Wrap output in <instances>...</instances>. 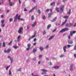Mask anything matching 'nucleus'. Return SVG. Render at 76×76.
Segmentation results:
<instances>
[{"instance_id": "nucleus-50", "label": "nucleus", "mask_w": 76, "mask_h": 76, "mask_svg": "<svg viewBox=\"0 0 76 76\" xmlns=\"http://www.w3.org/2000/svg\"><path fill=\"white\" fill-rule=\"evenodd\" d=\"M11 71L10 70L9 71V75H11Z\"/></svg>"}, {"instance_id": "nucleus-60", "label": "nucleus", "mask_w": 76, "mask_h": 76, "mask_svg": "<svg viewBox=\"0 0 76 76\" xmlns=\"http://www.w3.org/2000/svg\"><path fill=\"white\" fill-rule=\"evenodd\" d=\"M1 1L2 3H3V0H1Z\"/></svg>"}, {"instance_id": "nucleus-48", "label": "nucleus", "mask_w": 76, "mask_h": 76, "mask_svg": "<svg viewBox=\"0 0 76 76\" xmlns=\"http://www.w3.org/2000/svg\"><path fill=\"white\" fill-rule=\"evenodd\" d=\"M39 58H41V57H42V55H40L39 56Z\"/></svg>"}, {"instance_id": "nucleus-9", "label": "nucleus", "mask_w": 76, "mask_h": 76, "mask_svg": "<svg viewBox=\"0 0 76 76\" xmlns=\"http://www.w3.org/2000/svg\"><path fill=\"white\" fill-rule=\"evenodd\" d=\"M18 16V14H17L15 15V17H14V22H16V20H17V17Z\"/></svg>"}, {"instance_id": "nucleus-4", "label": "nucleus", "mask_w": 76, "mask_h": 76, "mask_svg": "<svg viewBox=\"0 0 76 76\" xmlns=\"http://www.w3.org/2000/svg\"><path fill=\"white\" fill-rule=\"evenodd\" d=\"M23 27H20L19 29V30L18 31V32L19 34H21L22 31H23Z\"/></svg>"}, {"instance_id": "nucleus-33", "label": "nucleus", "mask_w": 76, "mask_h": 76, "mask_svg": "<svg viewBox=\"0 0 76 76\" xmlns=\"http://www.w3.org/2000/svg\"><path fill=\"white\" fill-rule=\"evenodd\" d=\"M12 40H11L8 44V45H10L11 44H12Z\"/></svg>"}, {"instance_id": "nucleus-1", "label": "nucleus", "mask_w": 76, "mask_h": 76, "mask_svg": "<svg viewBox=\"0 0 76 76\" xmlns=\"http://www.w3.org/2000/svg\"><path fill=\"white\" fill-rule=\"evenodd\" d=\"M66 27H70L73 26V23H69L68 24L66 23Z\"/></svg>"}, {"instance_id": "nucleus-11", "label": "nucleus", "mask_w": 76, "mask_h": 76, "mask_svg": "<svg viewBox=\"0 0 76 76\" xmlns=\"http://www.w3.org/2000/svg\"><path fill=\"white\" fill-rule=\"evenodd\" d=\"M73 64H71L70 65V70L71 71H73Z\"/></svg>"}, {"instance_id": "nucleus-29", "label": "nucleus", "mask_w": 76, "mask_h": 76, "mask_svg": "<svg viewBox=\"0 0 76 76\" xmlns=\"http://www.w3.org/2000/svg\"><path fill=\"white\" fill-rule=\"evenodd\" d=\"M39 49L40 51H43V50H44L43 48H42V47H39Z\"/></svg>"}, {"instance_id": "nucleus-21", "label": "nucleus", "mask_w": 76, "mask_h": 76, "mask_svg": "<svg viewBox=\"0 0 76 76\" xmlns=\"http://www.w3.org/2000/svg\"><path fill=\"white\" fill-rule=\"evenodd\" d=\"M3 47H6V44L4 42L3 43Z\"/></svg>"}, {"instance_id": "nucleus-16", "label": "nucleus", "mask_w": 76, "mask_h": 76, "mask_svg": "<svg viewBox=\"0 0 76 76\" xmlns=\"http://www.w3.org/2000/svg\"><path fill=\"white\" fill-rule=\"evenodd\" d=\"M59 68H60V67L58 66H54V67H53V68H54L55 69H59Z\"/></svg>"}, {"instance_id": "nucleus-62", "label": "nucleus", "mask_w": 76, "mask_h": 76, "mask_svg": "<svg viewBox=\"0 0 76 76\" xmlns=\"http://www.w3.org/2000/svg\"><path fill=\"white\" fill-rule=\"evenodd\" d=\"M32 1L34 3H35L36 1L35 0H32Z\"/></svg>"}, {"instance_id": "nucleus-59", "label": "nucleus", "mask_w": 76, "mask_h": 76, "mask_svg": "<svg viewBox=\"0 0 76 76\" xmlns=\"http://www.w3.org/2000/svg\"><path fill=\"white\" fill-rule=\"evenodd\" d=\"M74 57L75 58H76V54H75L74 55Z\"/></svg>"}, {"instance_id": "nucleus-44", "label": "nucleus", "mask_w": 76, "mask_h": 76, "mask_svg": "<svg viewBox=\"0 0 76 76\" xmlns=\"http://www.w3.org/2000/svg\"><path fill=\"white\" fill-rule=\"evenodd\" d=\"M74 49L75 50H76V45H75Z\"/></svg>"}, {"instance_id": "nucleus-46", "label": "nucleus", "mask_w": 76, "mask_h": 76, "mask_svg": "<svg viewBox=\"0 0 76 76\" xmlns=\"http://www.w3.org/2000/svg\"><path fill=\"white\" fill-rule=\"evenodd\" d=\"M20 15H19L18 17V20H20Z\"/></svg>"}, {"instance_id": "nucleus-53", "label": "nucleus", "mask_w": 76, "mask_h": 76, "mask_svg": "<svg viewBox=\"0 0 76 76\" xmlns=\"http://www.w3.org/2000/svg\"><path fill=\"white\" fill-rule=\"evenodd\" d=\"M29 49H30V48H28L26 49V50L27 51H28L29 50Z\"/></svg>"}, {"instance_id": "nucleus-7", "label": "nucleus", "mask_w": 76, "mask_h": 76, "mask_svg": "<svg viewBox=\"0 0 76 76\" xmlns=\"http://www.w3.org/2000/svg\"><path fill=\"white\" fill-rule=\"evenodd\" d=\"M11 51V49L10 48L8 49L7 50H4V53H9Z\"/></svg>"}, {"instance_id": "nucleus-10", "label": "nucleus", "mask_w": 76, "mask_h": 76, "mask_svg": "<svg viewBox=\"0 0 76 76\" xmlns=\"http://www.w3.org/2000/svg\"><path fill=\"white\" fill-rule=\"evenodd\" d=\"M9 3L10 4L9 6H13V5L14 4V3L12 2H11L10 1H9Z\"/></svg>"}, {"instance_id": "nucleus-26", "label": "nucleus", "mask_w": 76, "mask_h": 76, "mask_svg": "<svg viewBox=\"0 0 76 76\" xmlns=\"http://www.w3.org/2000/svg\"><path fill=\"white\" fill-rule=\"evenodd\" d=\"M31 19L32 20H34V19H35V18H34V15H32L31 17Z\"/></svg>"}, {"instance_id": "nucleus-25", "label": "nucleus", "mask_w": 76, "mask_h": 76, "mask_svg": "<svg viewBox=\"0 0 76 76\" xmlns=\"http://www.w3.org/2000/svg\"><path fill=\"white\" fill-rule=\"evenodd\" d=\"M42 71V72H48V71L47 70H45L44 69H42L41 70Z\"/></svg>"}, {"instance_id": "nucleus-12", "label": "nucleus", "mask_w": 76, "mask_h": 76, "mask_svg": "<svg viewBox=\"0 0 76 76\" xmlns=\"http://www.w3.org/2000/svg\"><path fill=\"white\" fill-rule=\"evenodd\" d=\"M68 43L69 44H73V41H72V40H69L68 41Z\"/></svg>"}, {"instance_id": "nucleus-61", "label": "nucleus", "mask_w": 76, "mask_h": 76, "mask_svg": "<svg viewBox=\"0 0 76 76\" xmlns=\"http://www.w3.org/2000/svg\"><path fill=\"white\" fill-rule=\"evenodd\" d=\"M48 47H49L48 45H46V48H48Z\"/></svg>"}, {"instance_id": "nucleus-32", "label": "nucleus", "mask_w": 76, "mask_h": 76, "mask_svg": "<svg viewBox=\"0 0 76 76\" xmlns=\"http://www.w3.org/2000/svg\"><path fill=\"white\" fill-rule=\"evenodd\" d=\"M1 23H2V24H3L4 23V20H2L1 21Z\"/></svg>"}, {"instance_id": "nucleus-39", "label": "nucleus", "mask_w": 76, "mask_h": 76, "mask_svg": "<svg viewBox=\"0 0 76 76\" xmlns=\"http://www.w3.org/2000/svg\"><path fill=\"white\" fill-rule=\"evenodd\" d=\"M20 38V36H19L17 38V39H18V41H19V39Z\"/></svg>"}, {"instance_id": "nucleus-5", "label": "nucleus", "mask_w": 76, "mask_h": 76, "mask_svg": "<svg viewBox=\"0 0 76 76\" xmlns=\"http://www.w3.org/2000/svg\"><path fill=\"white\" fill-rule=\"evenodd\" d=\"M37 9V7L36 6L33 8H32V9H31V10H30L29 12H28V13H31V12H33V11H34V9Z\"/></svg>"}, {"instance_id": "nucleus-37", "label": "nucleus", "mask_w": 76, "mask_h": 76, "mask_svg": "<svg viewBox=\"0 0 76 76\" xmlns=\"http://www.w3.org/2000/svg\"><path fill=\"white\" fill-rule=\"evenodd\" d=\"M10 22H11L12 21H13V19L12 18H10L9 20Z\"/></svg>"}, {"instance_id": "nucleus-51", "label": "nucleus", "mask_w": 76, "mask_h": 76, "mask_svg": "<svg viewBox=\"0 0 76 76\" xmlns=\"http://www.w3.org/2000/svg\"><path fill=\"white\" fill-rule=\"evenodd\" d=\"M37 41V39H36V38H35L34 39V42H35V41Z\"/></svg>"}, {"instance_id": "nucleus-14", "label": "nucleus", "mask_w": 76, "mask_h": 76, "mask_svg": "<svg viewBox=\"0 0 76 76\" xmlns=\"http://www.w3.org/2000/svg\"><path fill=\"white\" fill-rule=\"evenodd\" d=\"M37 22H34L33 24L32 25V27H34L36 25L37 23Z\"/></svg>"}, {"instance_id": "nucleus-47", "label": "nucleus", "mask_w": 76, "mask_h": 76, "mask_svg": "<svg viewBox=\"0 0 76 76\" xmlns=\"http://www.w3.org/2000/svg\"><path fill=\"white\" fill-rule=\"evenodd\" d=\"M67 47L68 48H70L71 47V46L70 45H67Z\"/></svg>"}, {"instance_id": "nucleus-19", "label": "nucleus", "mask_w": 76, "mask_h": 76, "mask_svg": "<svg viewBox=\"0 0 76 76\" xmlns=\"http://www.w3.org/2000/svg\"><path fill=\"white\" fill-rule=\"evenodd\" d=\"M70 12H71V9H70L69 10V11L67 12V14H68V15H70V14H71Z\"/></svg>"}, {"instance_id": "nucleus-38", "label": "nucleus", "mask_w": 76, "mask_h": 76, "mask_svg": "<svg viewBox=\"0 0 76 76\" xmlns=\"http://www.w3.org/2000/svg\"><path fill=\"white\" fill-rule=\"evenodd\" d=\"M38 13L39 14H40V13H41V11H40V10H38Z\"/></svg>"}, {"instance_id": "nucleus-20", "label": "nucleus", "mask_w": 76, "mask_h": 76, "mask_svg": "<svg viewBox=\"0 0 76 76\" xmlns=\"http://www.w3.org/2000/svg\"><path fill=\"white\" fill-rule=\"evenodd\" d=\"M67 20H65L64 21V22L62 24V25H64V24H66V23L67 22Z\"/></svg>"}, {"instance_id": "nucleus-2", "label": "nucleus", "mask_w": 76, "mask_h": 76, "mask_svg": "<svg viewBox=\"0 0 76 76\" xmlns=\"http://www.w3.org/2000/svg\"><path fill=\"white\" fill-rule=\"evenodd\" d=\"M69 29V28H64L62 30H61L59 32H65V31H68Z\"/></svg>"}, {"instance_id": "nucleus-63", "label": "nucleus", "mask_w": 76, "mask_h": 76, "mask_svg": "<svg viewBox=\"0 0 76 76\" xmlns=\"http://www.w3.org/2000/svg\"><path fill=\"white\" fill-rule=\"evenodd\" d=\"M74 27H76V23H75V24H74Z\"/></svg>"}, {"instance_id": "nucleus-27", "label": "nucleus", "mask_w": 76, "mask_h": 76, "mask_svg": "<svg viewBox=\"0 0 76 76\" xmlns=\"http://www.w3.org/2000/svg\"><path fill=\"white\" fill-rule=\"evenodd\" d=\"M54 37V36H51V37H50V38L48 39L49 40H50V39H53V38Z\"/></svg>"}, {"instance_id": "nucleus-43", "label": "nucleus", "mask_w": 76, "mask_h": 76, "mask_svg": "<svg viewBox=\"0 0 76 76\" xmlns=\"http://www.w3.org/2000/svg\"><path fill=\"white\" fill-rule=\"evenodd\" d=\"M10 67V66H9L6 68V70H8V69H9V68Z\"/></svg>"}, {"instance_id": "nucleus-24", "label": "nucleus", "mask_w": 76, "mask_h": 76, "mask_svg": "<svg viewBox=\"0 0 76 76\" xmlns=\"http://www.w3.org/2000/svg\"><path fill=\"white\" fill-rule=\"evenodd\" d=\"M69 17V16H65L63 17V18H64V19H68Z\"/></svg>"}, {"instance_id": "nucleus-30", "label": "nucleus", "mask_w": 76, "mask_h": 76, "mask_svg": "<svg viewBox=\"0 0 76 76\" xmlns=\"http://www.w3.org/2000/svg\"><path fill=\"white\" fill-rule=\"evenodd\" d=\"M34 37H33V36H32L31 37H30L29 38L28 40H31V39H32L34 38Z\"/></svg>"}, {"instance_id": "nucleus-45", "label": "nucleus", "mask_w": 76, "mask_h": 76, "mask_svg": "<svg viewBox=\"0 0 76 76\" xmlns=\"http://www.w3.org/2000/svg\"><path fill=\"white\" fill-rule=\"evenodd\" d=\"M43 19H44V20H45V15H44L43 17Z\"/></svg>"}, {"instance_id": "nucleus-13", "label": "nucleus", "mask_w": 76, "mask_h": 76, "mask_svg": "<svg viewBox=\"0 0 76 76\" xmlns=\"http://www.w3.org/2000/svg\"><path fill=\"white\" fill-rule=\"evenodd\" d=\"M57 17H56L55 18H54L51 21V22H55V21H56V20H57Z\"/></svg>"}, {"instance_id": "nucleus-31", "label": "nucleus", "mask_w": 76, "mask_h": 76, "mask_svg": "<svg viewBox=\"0 0 76 76\" xmlns=\"http://www.w3.org/2000/svg\"><path fill=\"white\" fill-rule=\"evenodd\" d=\"M55 4V2H53L52 3H50V6H53Z\"/></svg>"}, {"instance_id": "nucleus-22", "label": "nucleus", "mask_w": 76, "mask_h": 76, "mask_svg": "<svg viewBox=\"0 0 76 76\" xmlns=\"http://www.w3.org/2000/svg\"><path fill=\"white\" fill-rule=\"evenodd\" d=\"M34 35L33 36V37H35V36H36V34H37V31H35L34 32Z\"/></svg>"}, {"instance_id": "nucleus-55", "label": "nucleus", "mask_w": 76, "mask_h": 76, "mask_svg": "<svg viewBox=\"0 0 76 76\" xmlns=\"http://www.w3.org/2000/svg\"><path fill=\"white\" fill-rule=\"evenodd\" d=\"M20 20H23V21H24V20H24L22 18H21Z\"/></svg>"}, {"instance_id": "nucleus-64", "label": "nucleus", "mask_w": 76, "mask_h": 76, "mask_svg": "<svg viewBox=\"0 0 76 76\" xmlns=\"http://www.w3.org/2000/svg\"><path fill=\"white\" fill-rule=\"evenodd\" d=\"M36 43H34L33 45H34L35 46L36 45Z\"/></svg>"}, {"instance_id": "nucleus-58", "label": "nucleus", "mask_w": 76, "mask_h": 76, "mask_svg": "<svg viewBox=\"0 0 76 76\" xmlns=\"http://www.w3.org/2000/svg\"><path fill=\"white\" fill-rule=\"evenodd\" d=\"M19 4H21V1H20V0H19Z\"/></svg>"}, {"instance_id": "nucleus-23", "label": "nucleus", "mask_w": 76, "mask_h": 76, "mask_svg": "<svg viewBox=\"0 0 76 76\" xmlns=\"http://www.w3.org/2000/svg\"><path fill=\"white\" fill-rule=\"evenodd\" d=\"M56 10L57 11V12H59V8L58 7H56Z\"/></svg>"}, {"instance_id": "nucleus-35", "label": "nucleus", "mask_w": 76, "mask_h": 76, "mask_svg": "<svg viewBox=\"0 0 76 76\" xmlns=\"http://www.w3.org/2000/svg\"><path fill=\"white\" fill-rule=\"evenodd\" d=\"M37 49H34L33 50V53H35V52H36L37 51Z\"/></svg>"}, {"instance_id": "nucleus-18", "label": "nucleus", "mask_w": 76, "mask_h": 76, "mask_svg": "<svg viewBox=\"0 0 76 76\" xmlns=\"http://www.w3.org/2000/svg\"><path fill=\"white\" fill-rule=\"evenodd\" d=\"M51 26V24L48 25L47 27V29H50V28Z\"/></svg>"}, {"instance_id": "nucleus-57", "label": "nucleus", "mask_w": 76, "mask_h": 76, "mask_svg": "<svg viewBox=\"0 0 76 76\" xmlns=\"http://www.w3.org/2000/svg\"><path fill=\"white\" fill-rule=\"evenodd\" d=\"M1 18H4V16H3V15H1Z\"/></svg>"}, {"instance_id": "nucleus-28", "label": "nucleus", "mask_w": 76, "mask_h": 76, "mask_svg": "<svg viewBox=\"0 0 76 76\" xmlns=\"http://www.w3.org/2000/svg\"><path fill=\"white\" fill-rule=\"evenodd\" d=\"M31 45L30 43H28L27 45V47L28 48H30V47H31Z\"/></svg>"}, {"instance_id": "nucleus-34", "label": "nucleus", "mask_w": 76, "mask_h": 76, "mask_svg": "<svg viewBox=\"0 0 76 76\" xmlns=\"http://www.w3.org/2000/svg\"><path fill=\"white\" fill-rule=\"evenodd\" d=\"M13 47L15 49H17V48H18V46H13Z\"/></svg>"}, {"instance_id": "nucleus-15", "label": "nucleus", "mask_w": 76, "mask_h": 76, "mask_svg": "<svg viewBox=\"0 0 76 76\" xmlns=\"http://www.w3.org/2000/svg\"><path fill=\"white\" fill-rule=\"evenodd\" d=\"M66 48H67V46L66 45L63 47V50L64 53L66 51Z\"/></svg>"}, {"instance_id": "nucleus-8", "label": "nucleus", "mask_w": 76, "mask_h": 76, "mask_svg": "<svg viewBox=\"0 0 76 76\" xmlns=\"http://www.w3.org/2000/svg\"><path fill=\"white\" fill-rule=\"evenodd\" d=\"M76 33V31H71L70 32V34L71 35V37H72L73 36V34H75Z\"/></svg>"}, {"instance_id": "nucleus-49", "label": "nucleus", "mask_w": 76, "mask_h": 76, "mask_svg": "<svg viewBox=\"0 0 76 76\" xmlns=\"http://www.w3.org/2000/svg\"><path fill=\"white\" fill-rule=\"evenodd\" d=\"M68 39H70V35H69L68 36Z\"/></svg>"}, {"instance_id": "nucleus-40", "label": "nucleus", "mask_w": 76, "mask_h": 76, "mask_svg": "<svg viewBox=\"0 0 76 76\" xmlns=\"http://www.w3.org/2000/svg\"><path fill=\"white\" fill-rule=\"evenodd\" d=\"M43 35H45L46 34V32H45V30H44V32H43Z\"/></svg>"}, {"instance_id": "nucleus-41", "label": "nucleus", "mask_w": 76, "mask_h": 76, "mask_svg": "<svg viewBox=\"0 0 76 76\" xmlns=\"http://www.w3.org/2000/svg\"><path fill=\"white\" fill-rule=\"evenodd\" d=\"M64 55H62L60 56V58H61V57H64Z\"/></svg>"}, {"instance_id": "nucleus-56", "label": "nucleus", "mask_w": 76, "mask_h": 76, "mask_svg": "<svg viewBox=\"0 0 76 76\" xmlns=\"http://www.w3.org/2000/svg\"><path fill=\"white\" fill-rule=\"evenodd\" d=\"M21 70V68L19 69H18V71H20Z\"/></svg>"}, {"instance_id": "nucleus-3", "label": "nucleus", "mask_w": 76, "mask_h": 76, "mask_svg": "<svg viewBox=\"0 0 76 76\" xmlns=\"http://www.w3.org/2000/svg\"><path fill=\"white\" fill-rule=\"evenodd\" d=\"M64 5H62L60 8V10L61 11V13H63V9H64Z\"/></svg>"}, {"instance_id": "nucleus-6", "label": "nucleus", "mask_w": 76, "mask_h": 76, "mask_svg": "<svg viewBox=\"0 0 76 76\" xmlns=\"http://www.w3.org/2000/svg\"><path fill=\"white\" fill-rule=\"evenodd\" d=\"M8 58H10V59L11 61V63H13V58L10 57V56H8Z\"/></svg>"}, {"instance_id": "nucleus-54", "label": "nucleus", "mask_w": 76, "mask_h": 76, "mask_svg": "<svg viewBox=\"0 0 76 76\" xmlns=\"http://www.w3.org/2000/svg\"><path fill=\"white\" fill-rule=\"evenodd\" d=\"M24 12H26V11H27V10L25 8L24 9Z\"/></svg>"}, {"instance_id": "nucleus-17", "label": "nucleus", "mask_w": 76, "mask_h": 76, "mask_svg": "<svg viewBox=\"0 0 76 76\" xmlns=\"http://www.w3.org/2000/svg\"><path fill=\"white\" fill-rule=\"evenodd\" d=\"M53 12H51L48 14V18H50L51 17V15H53Z\"/></svg>"}, {"instance_id": "nucleus-42", "label": "nucleus", "mask_w": 76, "mask_h": 76, "mask_svg": "<svg viewBox=\"0 0 76 76\" xmlns=\"http://www.w3.org/2000/svg\"><path fill=\"white\" fill-rule=\"evenodd\" d=\"M50 9H48L46 10L45 11V12H49V11H50Z\"/></svg>"}, {"instance_id": "nucleus-52", "label": "nucleus", "mask_w": 76, "mask_h": 76, "mask_svg": "<svg viewBox=\"0 0 76 76\" xmlns=\"http://www.w3.org/2000/svg\"><path fill=\"white\" fill-rule=\"evenodd\" d=\"M46 60H47L48 61V60H49V58H46Z\"/></svg>"}, {"instance_id": "nucleus-36", "label": "nucleus", "mask_w": 76, "mask_h": 76, "mask_svg": "<svg viewBox=\"0 0 76 76\" xmlns=\"http://www.w3.org/2000/svg\"><path fill=\"white\" fill-rule=\"evenodd\" d=\"M1 26H2L3 28L4 27V26H5V24H1Z\"/></svg>"}]
</instances>
